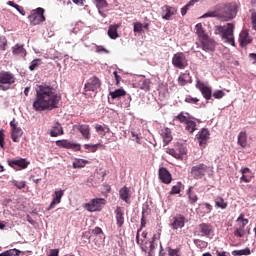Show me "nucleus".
I'll return each mask as SVG.
<instances>
[{
    "label": "nucleus",
    "mask_w": 256,
    "mask_h": 256,
    "mask_svg": "<svg viewBox=\"0 0 256 256\" xmlns=\"http://www.w3.org/2000/svg\"><path fill=\"white\" fill-rule=\"evenodd\" d=\"M62 98L57 91L48 84H40L36 89V99L32 107L37 112L51 111L59 108Z\"/></svg>",
    "instance_id": "f257e3e1"
},
{
    "label": "nucleus",
    "mask_w": 256,
    "mask_h": 256,
    "mask_svg": "<svg viewBox=\"0 0 256 256\" xmlns=\"http://www.w3.org/2000/svg\"><path fill=\"white\" fill-rule=\"evenodd\" d=\"M219 19L224 22L231 21L237 17L238 4L236 2H228L217 5Z\"/></svg>",
    "instance_id": "f03ea898"
},
{
    "label": "nucleus",
    "mask_w": 256,
    "mask_h": 256,
    "mask_svg": "<svg viewBox=\"0 0 256 256\" xmlns=\"http://www.w3.org/2000/svg\"><path fill=\"white\" fill-rule=\"evenodd\" d=\"M234 31L235 25L232 23H228L226 26L215 27V35H221L222 40H226V43L236 47L235 36L233 35Z\"/></svg>",
    "instance_id": "7ed1b4c3"
},
{
    "label": "nucleus",
    "mask_w": 256,
    "mask_h": 256,
    "mask_svg": "<svg viewBox=\"0 0 256 256\" xmlns=\"http://www.w3.org/2000/svg\"><path fill=\"white\" fill-rule=\"evenodd\" d=\"M17 82L15 74L11 71H0V91H9Z\"/></svg>",
    "instance_id": "20e7f679"
},
{
    "label": "nucleus",
    "mask_w": 256,
    "mask_h": 256,
    "mask_svg": "<svg viewBox=\"0 0 256 256\" xmlns=\"http://www.w3.org/2000/svg\"><path fill=\"white\" fill-rule=\"evenodd\" d=\"M190 173L194 180H200L206 175H212L213 166H208L205 163H200L196 166H192Z\"/></svg>",
    "instance_id": "39448f33"
},
{
    "label": "nucleus",
    "mask_w": 256,
    "mask_h": 256,
    "mask_svg": "<svg viewBox=\"0 0 256 256\" xmlns=\"http://www.w3.org/2000/svg\"><path fill=\"white\" fill-rule=\"evenodd\" d=\"M28 20L30 25L36 26L40 23H44L46 21L45 17V9L44 8H37L35 10H32L28 16Z\"/></svg>",
    "instance_id": "423d86ee"
},
{
    "label": "nucleus",
    "mask_w": 256,
    "mask_h": 256,
    "mask_svg": "<svg viewBox=\"0 0 256 256\" xmlns=\"http://www.w3.org/2000/svg\"><path fill=\"white\" fill-rule=\"evenodd\" d=\"M249 224V219H245L244 214H240L236 219L234 236L237 238H243L246 235L245 227Z\"/></svg>",
    "instance_id": "0eeeda50"
},
{
    "label": "nucleus",
    "mask_w": 256,
    "mask_h": 256,
    "mask_svg": "<svg viewBox=\"0 0 256 256\" xmlns=\"http://www.w3.org/2000/svg\"><path fill=\"white\" fill-rule=\"evenodd\" d=\"M172 65L180 70H184L187 66H189V61L183 52H177L172 57Z\"/></svg>",
    "instance_id": "6e6552de"
},
{
    "label": "nucleus",
    "mask_w": 256,
    "mask_h": 256,
    "mask_svg": "<svg viewBox=\"0 0 256 256\" xmlns=\"http://www.w3.org/2000/svg\"><path fill=\"white\" fill-rule=\"evenodd\" d=\"M186 218L183 214H176L170 220L169 227L173 230L183 229L185 227Z\"/></svg>",
    "instance_id": "1a4fd4ad"
},
{
    "label": "nucleus",
    "mask_w": 256,
    "mask_h": 256,
    "mask_svg": "<svg viewBox=\"0 0 256 256\" xmlns=\"http://www.w3.org/2000/svg\"><path fill=\"white\" fill-rule=\"evenodd\" d=\"M102 87V81L97 77L93 76L92 78L89 79V81L84 84V91L85 92H97L98 89Z\"/></svg>",
    "instance_id": "9d476101"
},
{
    "label": "nucleus",
    "mask_w": 256,
    "mask_h": 256,
    "mask_svg": "<svg viewBox=\"0 0 256 256\" xmlns=\"http://www.w3.org/2000/svg\"><path fill=\"white\" fill-rule=\"evenodd\" d=\"M105 199L103 198H95L90 200L89 203H86L84 205V208L88 211V212H97L99 210H101L102 208V204H105Z\"/></svg>",
    "instance_id": "9b49d317"
},
{
    "label": "nucleus",
    "mask_w": 256,
    "mask_h": 256,
    "mask_svg": "<svg viewBox=\"0 0 256 256\" xmlns=\"http://www.w3.org/2000/svg\"><path fill=\"white\" fill-rule=\"evenodd\" d=\"M200 48L206 52H214L216 48V42L209 36L200 38Z\"/></svg>",
    "instance_id": "f8f14e48"
},
{
    "label": "nucleus",
    "mask_w": 256,
    "mask_h": 256,
    "mask_svg": "<svg viewBox=\"0 0 256 256\" xmlns=\"http://www.w3.org/2000/svg\"><path fill=\"white\" fill-rule=\"evenodd\" d=\"M132 86L143 91H150V80L142 76H135V82L132 83Z\"/></svg>",
    "instance_id": "ddd939ff"
},
{
    "label": "nucleus",
    "mask_w": 256,
    "mask_h": 256,
    "mask_svg": "<svg viewBox=\"0 0 256 256\" xmlns=\"http://www.w3.org/2000/svg\"><path fill=\"white\" fill-rule=\"evenodd\" d=\"M8 165L14 170H24L29 167L30 162L25 158H20L16 160H8Z\"/></svg>",
    "instance_id": "4468645a"
},
{
    "label": "nucleus",
    "mask_w": 256,
    "mask_h": 256,
    "mask_svg": "<svg viewBox=\"0 0 256 256\" xmlns=\"http://www.w3.org/2000/svg\"><path fill=\"white\" fill-rule=\"evenodd\" d=\"M178 10L176 7L169 5H163L161 7V17L163 20L169 21L173 16L177 14Z\"/></svg>",
    "instance_id": "2eb2a0df"
},
{
    "label": "nucleus",
    "mask_w": 256,
    "mask_h": 256,
    "mask_svg": "<svg viewBox=\"0 0 256 256\" xmlns=\"http://www.w3.org/2000/svg\"><path fill=\"white\" fill-rule=\"evenodd\" d=\"M73 130L79 131L85 140L89 141L91 139V127L89 124H74Z\"/></svg>",
    "instance_id": "dca6fc26"
},
{
    "label": "nucleus",
    "mask_w": 256,
    "mask_h": 256,
    "mask_svg": "<svg viewBox=\"0 0 256 256\" xmlns=\"http://www.w3.org/2000/svg\"><path fill=\"white\" fill-rule=\"evenodd\" d=\"M56 146L61 148H66V149H72L74 151H81V145L74 143L70 140H57Z\"/></svg>",
    "instance_id": "f3484780"
},
{
    "label": "nucleus",
    "mask_w": 256,
    "mask_h": 256,
    "mask_svg": "<svg viewBox=\"0 0 256 256\" xmlns=\"http://www.w3.org/2000/svg\"><path fill=\"white\" fill-rule=\"evenodd\" d=\"M253 42L252 37L248 30H242L238 38V43H240L241 48H246Z\"/></svg>",
    "instance_id": "a211bd4d"
},
{
    "label": "nucleus",
    "mask_w": 256,
    "mask_h": 256,
    "mask_svg": "<svg viewBox=\"0 0 256 256\" xmlns=\"http://www.w3.org/2000/svg\"><path fill=\"white\" fill-rule=\"evenodd\" d=\"M197 89L202 93L203 97L208 101L212 97V88L202 83L200 80L196 84Z\"/></svg>",
    "instance_id": "6ab92c4d"
},
{
    "label": "nucleus",
    "mask_w": 256,
    "mask_h": 256,
    "mask_svg": "<svg viewBox=\"0 0 256 256\" xmlns=\"http://www.w3.org/2000/svg\"><path fill=\"white\" fill-rule=\"evenodd\" d=\"M158 177L163 184L169 185L172 181L171 173L166 167H160L158 171Z\"/></svg>",
    "instance_id": "aec40b11"
},
{
    "label": "nucleus",
    "mask_w": 256,
    "mask_h": 256,
    "mask_svg": "<svg viewBox=\"0 0 256 256\" xmlns=\"http://www.w3.org/2000/svg\"><path fill=\"white\" fill-rule=\"evenodd\" d=\"M210 137V132L207 128H202L201 131L197 135V139L200 147H206L207 141Z\"/></svg>",
    "instance_id": "412c9836"
},
{
    "label": "nucleus",
    "mask_w": 256,
    "mask_h": 256,
    "mask_svg": "<svg viewBox=\"0 0 256 256\" xmlns=\"http://www.w3.org/2000/svg\"><path fill=\"white\" fill-rule=\"evenodd\" d=\"M65 191L64 190H59V191H55L53 194V199L52 202L50 204V206L48 207V209H46L47 211H51L52 209L55 208V206L59 203H61L62 197L64 196Z\"/></svg>",
    "instance_id": "4be33fe9"
},
{
    "label": "nucleus",
    "mask_w": 256,
    "mask_h": 256,
    "mask_svg": "<svg viewBox=\"0 0 256 256\" xmlns=\"http://www.w3.org/2000/svg\"><path fill=\"white\" fill-rule=\"evenodd\" d=\"M199 230L201 235L205 237H211L214 232L212 225L207 223H201L199 225Z\"/></svg>",
    "instance_id": "5701e85b"
},
{
    "label": "nucleus",
    "mask_w": 256,
    "mask_h": 256,
    "mask_svg": "<svg viewBox=\"0 0 256 256\" xmlns=\"http://www.w3.org/2000/svg\"><path fill=\"white\" fill-rule=\"evenodd\" d=\"M192 83V76L189 72H185L183 74H180L178 77V85L179 86H186L187 84H191Z\"/></svg>",
    "instance_id": "b1692460"
},
{
    "label": "nucleus",
    "mask_w": 256,
    "mask_h": 256,
    "mask_svg": "<svg viewBox=\"0 0 256 256\" xmlns=\"http://www.w3.org/2000/svg\"><path fill=\"white\" fill-rule=\"evenodd\" d=\"M64 134V129L62 125L59 122H56L50 131V136L51 137H58Z\"/></svg>",
    "instance_id": "393cba45"
},
{
    "label": "nucleus",
    "mask_w": 256,
    "mask_h": 256,
    "mask_svg": "<svg viewBox=\"0 0 256 256\" xmlns=\"http://www.w3.org/2000/svg\"><path fill=\"white\" fill-rule=\"evenodd\" d=\"M242 177L240 178L241 182L244 183H251L252 181V175H251V169L248 167H244L241 169Z\"/></svg>",
    "instance_id": "a878e982"
},
{
    "label": "nucleus",
    "mask_w": 256,
    "mask_h": 256,
    "mask_svg": "<svg viewBox=\"0 0 256 256\" xmlns=\"http://www.w3.org/2000/svg\"><path fill=\"white\" fill-rule=\"evenodd\" d=\"M12 53L14 56L25 55L27 54V50L24 48V44L16 43L12 47Z\"/></svg>",
    "instance_id": "bb28decb"
},
{
    "label": "nucleus",
    "mask_w": 256,
    "mask_h": 256,
    "mask_svg": "<svg viewBox=\"0 0 256 256\" xmlns=\"http://www.w3.org/2000/svg\"><path fill=\"white\" fill-rule=\"evenodd\" d=\"M23 134V130L20 127H14L11 132V139L14 143H18Z\"/></svg>",
    "instance_id": "cd10ccee"
},
{
    "label": "nucleus",
    "mask_w": 256,
    "mask_h": 256,
    "mask_svg": "<svg viewBox=\"0 0 256 256\" xmlns=\"http://www.w3.org/2000/svg\"><path fill=\"white\" fill-rule=\"evenodd\" d=\"M95 4H96L99 14L103 18H106V14L102 11V9H105L108 7L107 0H95Z\"/></svg>",
    "instance_id": "c85d7f7f"
},
{
    "label": "nucleus",
    "mask_w": 256,
    "mask_h": 256,
    "mask_svg": "<svg viewBox=\"0 0 256 256\" xmlns=\"http://www.w3.org/2000/svg\"><path fill=\"white\" fill-rule=\"evenodd\" d=\"M214 202L217 209L226 210L228 207V203L221 196H217Z\"/></svg>",
    "instance_id": "c756f323"
},
{
    "label": "nucleus",
    "mask_w": 256,
    "mask_h": 256,
    "mask_svg": "<svg viewBox=\"0 0 256 256\" xmlns=\"http://www.w3.org/2000/svg\"><path fill=\"white\" fill-rule=\"evenodd\" d=\"M120 28V25L115 24V25H111L108 29V36L111 39H117L119 37V33H118V29Z\"/></svg>",
    "instance_id": "7c9ffc66"
},
{
    "label": "nucleus",
    "mask_w": 256,
    "mask_h": 256,
    "mask_svg": "<svg viewBox=\"0 0 256 256\" xmlns=\"http://www.w3.org/2000/svg\"><path fill=\"white\" fill-rule=\"evenodd\" d=\"M131 141L136 144V145H134V147L141 146V144H142V142H141L142 141L141 133L132 130L131 131Z\"/></svg>",
    "instance_id": "2f4dec72"
},
{
    "label": "nucleus",
    "mask_w": 256,
    "mask_h": 256,
    "mask_svg": "<svg viewBox=\"0 0 256 256\" xmlns=\"http://www.w3.org/2000/svg\"><path fill=\"white\" fill-rule=\"evenodd\" d=\"M115 214L118 227H122V225L124 224V212L122 208L117 207L115 210Z\"/></svg>",
    "instance_id": "473e14b6"
},
{
    "label": "nucleus",
    "mask_w": 256,
    "mask_h": 256,
    "mask_svg": "<svg viewBox=\"0 0 256 256\" xmlns=\"http://www.w3.org/2000/svg\"><path fill=\"white\" fill-rule=\"evenodd\" d=\"M237 144L243 148L247 147V134L245 131H241L237 136Z\"/></svg>",
    "instance_id": "72a5a7b5"
},
{
    "label": "nucleus",
    "mask_w": 256,
    "mask_h": 256,
    "mask_svg": "<svg viewBox=\"0 0 256 256\" xmlns=\"http://www.w3.org/2000/svg\"><path fill=\"white\" fill-rule=\"evenodd\" d=\"M185 130L188 132V133H194L196 130H197V123L193 120H189L185 123Z\"/></svg>",
    "instance_id": "f704fd0d"
},
{
    "label": "nucleus",
    "mask_w": 256,
    "mask_h": 256,
    "mask_svg": "<svg viewBox=\"0 0 256 256\" xmlns=\"http://www.w3.org/2000/svg\"><path fill=\"white\" fill-rule=\"evenodd\" d=\"M99 147H104V145L102 143L84 144V148L88 150L90 153H95Z\"/></svg>",
    "instance_id": "c9c22d12"
},
{
    "label": "nucleus",
    "mask_w": 256,
    "mask_h": 256,
    "mask_svg": "<svg viewBox=\"0 0 256 256\" xmlns=\"http://www.w3.org/2000/svg\"><path fill=\"white\" fill-rule=\"evenodd\" d=\"M196 33H197V35L200 39L205 38V37H209L208 34L205 31V28L202 27L201 23H198L196 25Z\"/></svg>",
    "instance_id": "e433bc0d"
},
{
    "label": "nucleus",
    "mask_w": 256,
    "mask_h": 256,
    "mask_svg": "<svg viewBox=\"0 0 256 256\" xmlns=\"http://www.w3.org/2000/svg\"><path fill=\"white\" fill-rule=\"evenodd\" d=\"M251 250L250 248H244V250H233L232 256H250Z\"/></svg>",
    "instance_id": "4c0bfd02"
},
{
    "label": "nucleus",
    "mask_w": 256,
    "mask_h": 256,
    "mask_svg": "<svg viewBox=\"0 0 256 256\" xmlns=\"http://www.w3.org/2000/svg\"><path fill=\"white\" fill-rule=\"evenodd\" d=\"M188 201L191 205H194L198 201L197 194L193 193L192 188H189L187 191Z\"/></svg>",
    "instance_id": "58836bf2"
},
{
    "label": "nucleus",
    "mask_w": 256,
    "mask_h": 256,
    "mask_svg": "<svg viewBox=\"0 0 256 256\" xmlns=\"http://www.w3.org/2000/svg\"><path fill=\"white\" fill-rule=\"evenodd\" d=\"M89 164L88 160H84V159H76L75 162H73V168L77 169V168H84L85 165Z\"/></svg>",
    "instance_id": "ea45409f"
},
{
    "label": "nucleus",
    "mask_w": 256,
    "mask_h": 256,
    "mask_svg": "<svg viewBox=\"0 0 256 256\" xmlns=\"http://www.w3.org/2000/svg\"><path fill=\"white\" fill-rule=\"evenodd\" d=\"M42 63L43 61L40 58L32 60L29 65V70L35 71Z\"/></svg>",
    "instance_id": "a19ab883"
},
{
    "label": "nucleus",
    "mask_w": 256,
    "mask_h": 256,
    "mask_svg": "<svg viewBox=\"0 0 256 256\" xmlns=\"http://www.w3.org/2000/svg\"><path fill=\"white\" fill-rule=\"evenodd\" d=\"M126 92L123 89H117L115 91L110 92V96L112 99H118L120 97L125 96Z\"/></svg>",
    "instance_id": "79ce46f5"
},
{
    "label": "nucleus",
    "mask_w": 256,
    "mask_h": 256,
    "mask_svg": "<svg viewBox=\"0 0 256 256\" xmlns=\"http://www.w3.org/2000/svg\"><path fill=\"white\" fill-rule=\"evenodd\" d=\"M166 153L175 158L176 160L183 161L181 154L177 152L175 149L168 148L166 149Z\"/></svg>",
    "instance_id": "37998d69"
},
{
    "label": "nucleus",
    "mask_w": 256,
    "mask_h": 256,
    "mask_svg": "<svg viewBox=\"0 0 256 256\" xmlns=\"http://www.w3.org/2000/svg\"><path fill=\"white\" fill-rule=\"evenodd\" d=\"M119 197L120 199L128 203V188L126 186L119 190Z\"/></svg>",
    "instance_id": "c03bdc74"
},
{
    "label": "nucleus",
    "mask_w": 256,
    "mask_h": 256,
    "mask_svg": "<svg viewBox=\"0 0 256 256\" xmlns=\"http://www.w3.org/2000/svg\"><path fill=\"white\" fill-rule=\"evenodd\" d=\"M202 18H219L220 19V14H219V10L216 6V10L212 11V12H207L205 14H203Z\"/></svg>",
    "instance_id": "a18cd8bd"
},
{
    "label": "nucleus",
    "mask_w": 256,
    "mask_h": 256,
    "mask_svg": "<svg viewBox=\"0 0 256 256\" xmlns=\"http://www.w3.org/2000/svg\"><path fill=\"white\" fill-rule=\"evenodd\" d=\"M191 118L186 117L184 112H180L177 116H175L174 120L186 124Z\"/></svg>",
    "instance_id": "49530a36"
},
{
    "label": "nucleus",
    "mask_w": 256,
    "mask_h": 256,
    "mask_svg": "<svg viewBox=\"0 0 256 256\" xmlns=\"http://www.w3.org/2000/svg\"><path fill=\"white\" fill-rule=\"evenodd\" d=\"M181 187H182V183L181 182H177L176 185L172 186L170 195H178L181 193Z\"/></svg>",
    "instance_id": "de8ad7c7"
},
{
    "label": "nucleus",
    "mask_w": 256,
    "mask_h": 256,
    "mask_svg": "<svg viewBox=\"0 0 256 256\" xmlns=\"http://www.w3.org/2000/svg\"><path fill=\"white\" fill-rule=\"evenodd\" d=\"M168 256H181L180 248H168Z\"/></svg>",
    "instance_id": "09e8293b"
},
{
    "label": "nucleus",
    "mask_w": 256,
    "mask_h": 256,
    "mask_svg": "<svg viewBox=\"0 0 256 256\" xmlns=\"http://www.w3.org/2000/svg\"><path fill=\"white\" fill-rule=\"evenodd\" d=\"M0 256H18V250H16V248L13 250H6L0 253Z\"/></svg>",
    "instance_id": "8fccbe9b"
},
{
    "label": "nucleus",
    "mask_w": 256,
    "mask_h": 256,
    "mask_svg": "<svg viewBox=\"0 0 256 256\" xmlns=\"http://www.w3.org/2000/svg\"><path fill=\"white\" fill-rule=\"evenodd\" d=\"M133 31L134 33H142L143 25L140 22L133 23Z\"/></svg>",
    "instance_id": "3c124183"
},
{
    "label": "nucleus",
    "mask_w": 256,
    "mask_h": 256,
    "mask_svg": "<svg viewBox=\"0 0 256 256\" xmlns=\"http://www.w3.org/2000/svg\"><path fill=\"white\" fill-rule=\"evenodd\" d=\"M7 44H8V41L6 37H0V51H6Z\"/></svg>",
    "instance_id": "603ef678"
},
{
    "label": "nucleus",
    "mask_w": 256,
    "mask_h": 256,
    "mask_svg": "<svg viewBox=\"0 0 256 256\" xmlns=\"http://www.w3.org/2000/svg\"><path fill=\"white\" fill-rule=\"evenodd\" d=\"M0 147L5 149V131L4 129H0Z\"/></svg>",
    "instance_id": "864d4df0"
},
{
    "label": "nucleus",
    "mask_w": 256,
    "mask_h": 256,
    "mask_svg": "<svg viewBox=\"0 0 256 256\" xmlns=\"http://www.w3.org/2000/svg\"><path fill=\"white\" fill-rule=\"evenodd\" d=\"M224 96H225V92L222 91V90H216V91L213 93V97H214L215 99H218V100L222 99Z\"/></svg>",
    "instance_id": "5fc2aeb1"
},
{
    "label": "nucleus",
    "mask_w": 256,
    "mask_h": 256,
    "mask_svg": "<svg viewBox=\"0 0 256 256\" xmlns=\"http://www.w3.org/2000/svg\"><path fill=\"white\" fill-rule=\"evenodd\" d=\"M172 141V136L169 132L163 134V142L168 145Z\"/></svg>",
    "instance_id": "6e6d98bb"
},
{
    "label": "nucleus",
    "mask_w": 256,
    "mask_h": 256,
    "mask_svg": "<svg viewBox=\"0 0 256 256\" xmlns=\"http://www.w3.org/2000/svg\"><path fill=\"white\" fill-rule=\"evenodd\" d=\"M185 102L187 104H194L197 105L199 103V99L198 98H192L191 96L185 98Z\"/></svg>",
    "instance_id": "4d7b16f0"
},
{
    "label": "nucleus",
    "mask_w": 256,
    "mask_h": 256,
    "mask_svg": "<svg viewBox=\"0 0 256 256\" xmlns=\"http://www.w3.org/2000/svg\"><path fill=\"white\" fill-rule=\"evenodd\" d=\"M13 184L17 189H24V187L27 185L25 181H14Z\"/></svg>",
    "instance_id": "13d9d810"
},
{
    "label": "nucleus",
    "mask_w": 256,
    "mask_h": 256,
    "mask_svg": "<svg viewBox=\"0 0 256 256\" xmlns=\"http://www.w3.org/2000/svg\"><path fill=\"white\" fill-rule=\"evenodd\" d=\"M155 236L153 237V240L149 242V254H154L156 245H155Z\"/></svg>",
    "instance_id": "bf43d9fd"
},
{
    "label": "nucleus",
    "mask_w": 256,
    "mask_h": 256,
    "mask_svg": "<svg viewBox=\"0 0 256 256\" xmlns=\"http://www.w3.org/2000/svg\"><path fill=\"white\" fill-rule=\"evenodd\" d=\"M251 23H252L253 29L256 31V12L251 14Z\"/></svg>",
    "instance_id": "052dcab7"
},
{
    "label": "nucleus",
    "mask_w": 256,
    "mask_h": 256,
    "mask_svg": "<svg viewBox=\"0 0 256 256\" xmlns=\"http://www.w3.org/2000/svg\"><path fill=\"white\" fill-rule=\"evenodd\" d=\"M96 52L97 53L104 52L105 54H109L110 53V51L107 50L106 48H104L103 46H97Z\"/></svg>",
    "instance_id": "680f3d73"
},
{
    "label": "nucleus",
    "mask_w": 256,
    "mask_h": 256,
    "mask_svg": "<svg viewBox=\"0 0 256 256\" xmlns=\"http://www.w3.org/2000/svg\"><path fill=\"white\" fill-rule=\"evenodd\" d=\"M178 153H179L180 157H182V161H183L184 156H186V154H187L186 149L184 147H181V148H179Z\"/></svg>",
    "instance_id": "e2e57ef3"
},
{
    "label": "nucleus",
    "mask_w": 256,
    "mask_h": 256,
    "mask_svg": "<svg viewBox=\"0 0 256 256\" xmlns=\"http://www.w3.org/2000/svg\"><path fill=\"white\" fill-rule=\"evenodd\" d=\"M203 205H204L205 208H206V214H210V213L212 212V210H213L212 205L209 204V203H204Z\"/></svg>",
    "instance_id": "0e129e2a"
},
{
    "label": "nucleus",
    "mask_w": 256,
    "mask_h": 256,
    "mask_svg": "<svg viewBox=\"0 0 256 256\" xmlns=\"http://www.w3.org/2000/svg\"><path fill=\"white\" fill-rule=\"evenodd\" d=\"M95 130L97 133L105 132L104 126H101V124H96Z\"/></svg>",
    "instance_id": "69168bd1"
},
{
    "label": "nucleus",
    "mask_w": 256,
    "mask_h": 256,
    "mask_svg": "<svg viewBox=\"0 0 256 256\" xmlns=\"http://www.w3.org/2000/svg\"><path fill=\"white\" fill-rule=\"evenodd\" d=\"M102 233H103V230L100 227H96L95 229H92V234L99 235Z\"/></svg>",
    "instance_id": "338daca9"
},
{
    "label": "nucleus",
    "mask_w": 256,
    "mask_h": 256,
    "mask_svg": "<svg viewBox=\"0 0 256 256\" xmlns=\"http://www.w3.org/2000/svg\"><path fill=\"white\" fill-rule=\"evenodd\" d=\"M59 250L55 249V250H51L50 255L49 256H59Z\"/></svg>",
    "instance_id": "774afa93"
}]
</instances>
